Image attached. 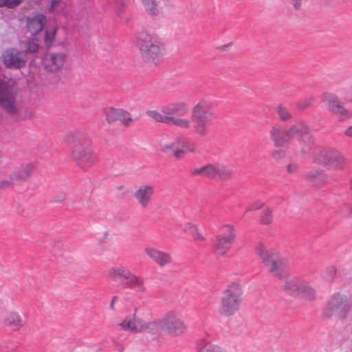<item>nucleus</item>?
<instances>
[{
  "mask_svg": "<svg viewBox=\"0 0 352 352\" xmlns=\"http://www.w3.org/2000/svg\"><path fill=\"white\" fill-rule=\"evenodd\" d=\"M169 125H174L183 129H188L191 126V120L187 118L175 116L168 121Z\"/></svg>",
  "mask_w": 352,
  "mask_h": 352,
  "instance_id": "obj_30",
  "label": "nucleus"
},
{
  "mask_svg": "<svg viewBox=\"0 0 352 352\" xmlns=\"http://www.w3.org/2000/svg\"><path fill=\"white\" fill-rule=\"evenodd\" d=\"M291 140L296 136L298 142L302 145V153H309L314 144V138L308 126L303 121H298L289 128Z\"/></svg>",
  "mask_w": 352,
  "mask_h": 352,
  "instance_id": "obj_12",
  "label": "nucleus"
},
{
  "mask_svg": "<svg viewBox=\"0 0 352 352\" xmlns=\"http://www.w3.org/2000/svg\"><path fill=\"white\" fill-rule=\"evenodd\" d=\"M285 155H286L285 151L282 150V149L275 150L272 153L273 157L276 158V159L283 158L285 157Z\"/></svg>",
  "mask_w": 352,
  "mask_h": 352,
  "instance_id": "obj_45",
  "label": "nucleus"
},
{
  "mask_svg": "<svg viewBox=\"0 0 352 352\" xmlns=\"http://www.w3.org/2000/svg\"><path fill=\"white\" fill-rule=\"evenodd\" d=\"M161 112L168 118V120L174 119L175 116H184L188 113V107L184 102H174L163 105Z\"/></svg>",
  "mask_w": 352,
  "mask_h": 352,
  "instance_id": "obj_20",
  "label": "nucleus"
},
{
  "mask_svg": "<svg viewBox=\"0 0 352 352\" xmlns=\"http://www.w3.org/2000/svg\"><path fill=\"white\" fill-rule=\"evenodd\" d=\"M284 289L289 295L307 301H313L316 298V291L310 283L296 277L287 280Z\"/></svg>",
  "mask_w": 352,
  "mask_h": 352,
  "instance_id": "obj_9",
  "label": "nucleus"
},
{
  "mask_svg": "<svg viewBox=\"0 0 352 352\" xmlns=\"http://www.w3.org/2000/svg\"><path fill=\"white\" fill-rule=\"evenodd\" d=\"M242 294L243 290L239 284L232 283L228 285L221 298L220 313L227 316L234 314L241 306Z\"/></svg>",
  "mask_w": 352,
  "mask_h": 352,
  "instance_id": "obj_5",
  "label": "nucleus"
},
{
  "mask_svg": "<svg viewBox=\"0 0 352 352\" xmlns=\"http://www.w3.org/2000/svg\"><path fill=\"white\" fill-rule=\"evenodd\" d=\"M317 160L335 170H340L344 167L345 159L344 156L336 148L326 147L318 151Z\"/></svg>",
  "mask_w": 352,
  "mask_h": 352,
  "instance_id": "obj_14",
  "label": "nucleus"
},
{
  "mask_svg": "<svg viewBox=\"0 0 352 352\" xmlns=\"http://www.w3.org/2000/svg\"><path fill=\"white\" fill-rule=\"evenodd\" d=\"M231 170L225 165L216 163V177L227 179L231 176Z\"/></svg>",
  "mask_w": 352,
  "mask_h": 352,
  "instance_id": "obj_34",
  "label": "nucleus"
},
{
  "mask_svg": "<svg viewBox=\"0 0 352 352\" xmlns=\"http://www.w3.org/2000/svg\"><path fill=\"white\" fill-rule=\"evenodd\" d=\"M120 110V109H116L112 107H107L103 109V113L109 124L118 121Z\"/></svg>",
  "mask_w": 352,
  "mask_h": 352,
  "instance_id": "obj_31",
  "label": "nucleus"
},
{
  "mask_svg": "<svg viewBox=\"0 0 352 352\" xmlns=\"http://www.w3.org/2000/svg\"><path fill=\"white\" fill-rule=\"evenodd\" d=\"M126 287L134 289L138 293H145L147 291V288L144 284L143 278L131 273L129 278L124 282Z\"/></svg>",
  "mask_w": 352,
  "mask_h": 352,
  "instance_id": "obj_23",
  "label": "nucleus"
},
{
  "mask_svg": "<svg viewBox=\"0 0 352 352\" xmlns=\"http://www.w3.org/2000/svg\"><path fill=\"white\" fill-rule=\"evenodd\" d=\"M33 170V164H23L14 172L13 175L16 180H25L29 177Z\"/></svg>",
  "mask_w": 352,
  "mask_h": 352,
  "instance_id": "obj_28",
  "label": "nucleus"
},
{
  "mask_svg": "<svg viewBox=\"0 0 352 352\" xmlns=\"http://www.w3.org/2000/svg\"><path fill=\"white\" fill-rule=\"evenodd\" d=\"M270 137L276 147L285 146L291 141L289 129H286L280 124H275L271 128Z\"/></svg>",
  "mask_w": 352,
  "mask_h": 352,
  "instance_id": "obj_17",
  "label": "nucleus"
},
{
  "mask_svg": "<svg viewBox=\"0 0 352 352\" xmlns=\"http://www.w3.org/2000/svg\"><path fill=\"white\" fill-rule=\"evenodd\" d=\"M192 177H216V163L208 164L202 167L193 168L189 172Z\"/></svg>",
  "mask_w": 352,
  "mask_h": 352,
  "instance_id": "obj_25",
  "label": "nucleus"
},
{
  "mask_svg": "<svg viewBox=\"0 0 352 352\" xmlns=\"http://www.w3.org/2000/svg\"><path fill=\"white\" fill-rule=\"evenodd\" d=\"M260 221L262 224H270L273 221L272 210L270 208L264 210L261 215Z\"/></svg>",
  "mask_w": 352,
  "mask_h": 352,
  "instance_id": "obj_37",
  "label": "nucleus"
},
{
  "mask_svg": "<svg viewBox=\"0 0 352 352\" xmlns=\"http://www.w3.org/2000/svg\"><path fill=\"white\" fill-rule=\"evenodd\" d=\"M314 98L312 97L302 99L298 101L296 107L299 110H303L309 107L312 104Z\"/></svg>",
  "mask_w": 352,
  "mask_h": 352,
  "instance_id": "obj_40",
  "label": "nucleus"
},
{
  "mask_svg": "<svg viewBox=\"0 0 352 352\" xmlns=\"http://www.w3.org/2000/svg\"><path fill=\"white\" fill-rule=\"evenodd\" d=\"M325 100L327 102L328 109L336 115L340 121H344L352 116L351 113L340 104L334 95L327 94Z\"/></svg>",
  "mask_w": 352,
  "mask_h": 352,
  "instance_id": "obj_19",
  "label": "nucleus"
},
{
  "mask_svg": "<svg viewBox=\"0 0 352 352\" xmlns=\"http://www.w3.org/2000/svg\"><path fill=\"white\" fill-rule=\"evenodd\" d=\"M6 322L8 326L13 328H19L22 325V320L17 313L11 312L8 314Z\"/></svg>",
  "mask_w": 352,
  "mask_h": 352,
  "instance_id": "obj_32",
  "label": "nucleus"
},
{
  "mask_svg": "<svg viewBox=\"0 0 352 352\" xmlns=\"http://www.w3.org/2000/svg\"><path fill=\"white\" fill-rule=\"evenodd\" d=\"M146 13L151 16H156L159 14V7L155 0H140Z\"/></svg>",
  "mask_w": 352,
  "mask_h": 352,
  "instance_id": "obj_29",
  "label": "nucleus"
},
{
  "mask_svg": "<svg viewBox=\"0 0 352 352\" xmlns=\"http://www.w3.org/2000/svg\"><path fill=\"white\" fill-rule=\"evenodd\" d=\"M298 166L296 163L289 164L287 166V171L288 173H296L298 170Z\"/></svg>",
  "mask_w": 352,
  "mask_h": 352,
  "instance_id": "obj_47",
  "label": "nucleus"
},
{
  "mask_svg": "<svg viewBox=\"0 0 352 352\" xmlns=\"http://www.w3.org/2000/svg\"><path fill=\"white\" fill-rule=\"evenodd\" d=\"M69 155L82 170L90 169L98 162V155L93 151L89 135L83 132H76L67 137Z\"/></svg>",
  "mask_w": 352,
  "mask_h": 352,
  "instance_id": "obj_1",
  "label": "nucleus"
},
{
  "mask_svg": "<svg viewBox=\"0 0 352 352\" xmlns=\"http://www.w3.org/2000/svg\"><path fill=\"white\" fill-rule=\"evenodd\" d=\"M138 309H134V313L126 316L120 323V327L124 331L131 333L145 331L156 334L161 330L160 318L157 320L146 322L140 318H136Z\"/></svg>",
  "mask_w": 352,
  "mask_h": 352,
  "instance_id": "obj_6",
  "label": "nucleus"
},
{
  "mask_svg": "<svg viewBox=\"0 0 352 352\" xmlns=\"http://www.w3.org/2000/svg\"><path fill=\"white\" fill-rule=\"evenodd\" d=\"M118 300V297L117 296H114L112 300H111V304H110V308L111 309H113V305H114V303Z\"/></svg>",
  "mask_w": 352,
  "mask_h": 352,
  "instance_id": "obj_52",
  "label": "nucleus"
},
{
  "mask_svg": "<svg viewBox=\"0 0 352 352\" xmlns=\"http://www.w3.org/2000/svg\"><path fill=\"white\" fill-rule=\"evenodd\" d=\"M0 107L14 117L16 120L21 119V110L16 104V95L3 81L0 80Z\"/></svg>",
  "mask_w": 352,
  "mask_h": 352,
  "instance_id": "obj_13",
  "label": "nucleus"
},
{
  "mask_svg": "<svg viewBox=\"0 0 352 352\" xmlns=\"http://www.w3.org/2000/svg\"><path fill=\"white\" fill-rule=\"evenodd\" d=\"M231 46V44H227V45H221L219 47V49L221 50V51H227L229 50V48Z\"/></svg>",
  "mask_w": 352,
  "mask_h": 352,
  "instance_id": "obj_50",
  "label": "nucleus"
},
{
  "mask_svg": "<svg viewBox=\"0 0 352 352\" xmlns=\"http://www.w3.org/2000/svg\"><path fill=\"white\" fill-rule=\"evenodd\" d=\"M263 206L264 203L262 202L261 201H254L248 207L246 212L258 210L261 208Z\"/></svg>",
  "mask_w": 352,
  "mask_h": 352,
  "instance_id": "obj_43",
  "label": "nucleus"
},
{
  "mask_svg": "<svg viewBox=\"0 0 352 352\" xmlns=\"http://www.w3.org/2000/svg\"><path fill=\"white\" fill-rule=\"evenodd\" d=\"M64 198H65V195H62L61 199H60L57 200V201H61L62 200H63V199H64Z\"/></svg>",
  "mask_w": 352,
  "mask_h": 352,
  "instance_id": "obj_54",
  "label": "nucleus"
},
{
  "mask_svg": "<svg viewBox=\"0 0 352 352\" xmlns=\"http://www.w3.org/2000/svg\"><path fill=\"white\" fill-rule=\"evenodd\" d=\"M277 113L280 119L283 121L288 120L292 118V114L289 109L283 104L277 107Z\"/></svg>",
  "mask_w": 352,
  "mask_h": 352,
  "instance_id": "obj_36",
  "label": "nucleus"
},
{
  "mask_svg": "<svg viewBox=\"0 0 352 352\" xmlns=\"http://www.w3.org/2000/svg\"><path fill=\"white\" fill-rule=\"evenodd\" d=\"M28 60L26 53L15 48L6 50L2 54V61L10 69H21Z\"/></svg>",
  "mask_w": 352,
  "mask_h": 352,
  "instance_id": "obj_15",
  "label": "nucleus"
},
{
  "mask_svg": "<svg viewBox=\"0 0 352 352\" xmlns=\"http://www.w3.org/2000/svg\"><path fill=\"white\" fill-rule=\"evenodd\" d=\"M14 181H16V179L12 175L8 179L0 180V187H6L10 186L14 182Z\"/></svg>",
  "mask_w": 352,
  "mask_h": 352,
  "instance_id": "obj_44",
  "label": "nucleus"
},
{
  "mask_svg": "<svg viewBox=\"0 0 352 352\" xmlns=\"http://www.w3.org/2000/svg\"><path fill=\"white\" fill-rule=\"evenodd\" d=\"M336 274V269L333 266H329L326 269L325 274L324 275V278L327 280H332Z\"/></svg>",
  "mask_w": 352,
  "mask_h": 352,
  "instance_id": "obj_41",
  "label": "nucleus"
},
{
  "mask_svg": "<svg viewBox=\"0 0 352 352\" xmlns=\"http://www.w3.org/2000/svg\"><path fill=\"white\" fill-rule=\"evenodd\" d=\"M39 45L35 40L29 41L27 43V50L30 52L34 53L38 50Z\"/></svg>",
  "mask_w": 352,
  "mask_h": 352,
  "instance_id": "obj_42",
  "label": "nucleus"
},
{
  "mask_svg": "<svg viewBox=\"0 0 352 352\" xmlns=\"http://www.w3.org/2000/svg\"><path fill=\"white\" fill-rule=\"evenodd\" d=\"M351 309V303L348 296L341 292H335L327 300L322 311V317L344 319L349 316Z\"/></svg>",
  "mask_w": 352,
  "mask_h": 352,
  "instance_id": "obj_4",
  "label": "nucleus"
},
{
  "mask_svg": "<svg viewBox=\"0 0 352 352\" xmlns=\"http://www.w3.org/2000/svg\"><path fill=\"white\" fill-rule=\"evenodd\" d=\"M344 135L348 138H352V124L345 129Z\"/></svg>",
  "mask_w": 352,
  "mask_h": 352,
  "instance_id": "obj_49",
  "label": "nucleus"
},
{
  "mask_svg": "<svg viewBox=\"0 0 352 352\" xmlns=\"http://www.w3.org/2000/svg\"><path fill=\"white\" fill-rule=\"evenodd\" d=\"M118 116H119L118 120H119L124 125L127 126L131 122H132V118L130 116V113L122 109H120Z\"/></svg>",
  "mask_w": 352,
  "mask_h": 352,
  "instance_id": "obj_38",
  "label": "nucleus"
},
{
  "mask_svg": "<svg viewBox=\"0 0 352 352\" xmlns=\"http://www.w3.org/2000/svg\"><path fill=\"white\" fill-rule=\"evenodd\" d=\"M155 194V188L150 184L140 185L134 192V197L138 204L143 208H146L151 204Z\"/></svg>",
  "mask_w": 352,
  "mask_h": 352,
  "instance_id": "obj_16",
  "label": "nucleus"
},
{
  "mask_svg": "<svg viewBox=\"0 0 352 352\" xmlns=\"http://www.w3.org/2000/svg\"><path fill=\"white\" fill-rule=\"evenodd\" d=\"M197 349L198 352H228L220 346L212 344L204 338L197 340Z\"/></svg>",
  "mask_w": 352,
  "mask_h": 352,
  "instance_id": "obj_27",
  "label": "nucleus"
},
{
  "mask_svg": "<svg viewBox=\"0 0 352 352\" xmlns=\"http://www.w3.org/2000/svg\"><path fill=\"white\" fill-rule=\"evenodd\" d=\"M65 58L63 53H47L43 56L42 63L46 70L55 72L63 66Z\"/></svg>",
  "mask_w": 352,
  "mask_h": 352,
  "instance_id": "obj_18",
  "label": "nucleus"
},
{
  "mask_svg": "<svg viewBox=\"0 0 352 352\" xmlns=\"http://www.w3.org/2000/svg\"><path fill=\"white\" fill-rule=\"evenodd\" d=\"M139 44L142 56L153 61L155 64L159 63L163 56L164 45L157 38L151 35H142Z\"/></svg>",
  "mask_w": 352,
  "mask_h": 352,
  "instance_id": "obj_10",
  "label": "nucleus"
},
{
  "mask_svg": "<svg viewBox=\"0 0 352 352\" xmlns=\"http://www.w3.org/2000/svg\"><path fill=\"white\" fill-rule=\"evenodd\" d=\"M159 149L165 153H171L176 160H182L186 153L197 151V144L189 138L180 136L170 143H161Z\"/></svg>",
  "mask_w": 352,
  "mask_h": 352,
  "instance_id": "obj_7",
  "label": "nucleus"
},
{
  "mask_svg": "<svg viewBox=\"0 0 352 352\" xmlns=\"http://www.w3.org/2000/svg\"><path fill=\"white\" fill-rule=\"evenodd\" d=\"M56 30L54 28L47 30L45 34V42L47 46H50L55 38Z\"/></svg>",
  "mask_w": 352,
  "mask_h": 352,
  "instance_id": "obj_39",
  "label": "nucleus"
},
{
  "mask_svg": "<svg viewBox=\"0 0 352 352\" xmlns=\"http://www.w3.org/2000/svg\"><path fill=\"white\" fill-rule=\"evenodd\" d=\"M235 239V230L233 226L226 224L221 228L212 244V250L219 256H224L231 248Z\"/></svg>",
  "mask_w": 352,
  "mask_h": 352,
  "instance_id": "obj_11",
  "label": "nucleus"
},
{
  "mask_svg": "<svg viewBox=\"0 0 352 352\" xmlns=\"http://www.w3.org/2000/svg\"><path fill=\"white\" fill-rule=\"evenodd\" d=\"M212 104L206 100H201L192 109L191 119L195 133L199 137H206L210 132V121L212 119Z\"/></svg>",
  "mask_w": 352,
  "mask_h": 352,
  "instance_id": "obj_2",
  "label": "nucleus"
},
{
  "mask_svg": "<svg viewBox=\"0 0 352 352\" xmlns=\"http://www.w3.org/2000/svg\"><path fill=\"white\" fill-rule=\"evenodd\" d=\"M256 250V254L265 264L268 271L274 276L283 278L286 274L285 266L287 260L276 250L268 248L263 243H259Z\"/></svg>",
  "mask_w": 352,
  "mask_h": 352,
  "instance_id": "obj_3",
  "label": "nucleus"
},
{
  "mask_svg": "<svg viewBox=\"0 0 352 352\" xmlns=\"http://www.w3.org/2000/svg\"><path fill=\"white\" fill-rule=\"evenodd\" d=\"M302 1L303 0H290L291 3H292L293 8L296 10L300 9Z\"/></svg>",
  "mask_w": 352,
  "mask_h": 352,
  "instance_id": "obj_48",
  "label": "nucleus"
},
{
  "mask_svg": "<svg viewBox=\"0 0 352 352\" xmlns=\"http://www.w3.org/2000/svg\"><path fill=\"white\" fill-rule=\"evenodd\" d=\"M144 250L148 257L160 267H164L172 261L171 256L168 252L150 246L145 247Z\"/></svg>",
  "mask_w": 352,
  "mask_h": 352,
  "instance_id": "obj_21",
  "label": "nucleus"
},
{
  "mask_svg": "<svg viewBox=\"0 0 352 352\" xmlns=\"http://www.w3.org/2000/svg\"><path fill=\"white\" fill-rule=\"evenodd\" d=\"M118 351H119V352H120V351H121V347H120V346H119Z\"/></svg>",
  "mask_w": 352,
  "mask_h": 352,
  "instance_id": "obj_55",
  "label": "nucleus"
},
{
  "mask_svg": "<svg viewBox=\"0 0 352 352\" xmlns=\"http://www.w3.org/2000/svg\"><path fill=\"white\" fill-rule=\"evenodd\" d=\"M58 4H59V1L58 0H52V10H56V7L58 6Z\"/></svg>",
  "mask_w": 352,
  "mask_h": 352,
  "instance_id": "obj_51",
  "label": "nucleus"
},
{
  "mask_svg": "<svg viewBox=\"0 0 352 352\" xmlns=\"http://www.w3.org/2000/svg\"><path fill=\"white\" fill-rule=\"evenodd\" d=\"M183 231L191 234L195 241L204 242L206 240V236L200 231L198 225L192 222H186L183 225Z\"/></svg>",
  "mask_w": 352,
  "mask_h": 352,
  "instance_id": "obj_26",
  "label": "nucleus"
},
{
  "mask_svg": "<svg viewBox=\"0 0 352 352\" xmlns=\"http://www.w3.org/2000/svg\"><path fill=\"white\" fill-rule=\"evenodd\" d=\"M307 177L315 184H319L326 179L323 171L320 170H313L307 173Z\"/></svg>",
  "mask_w": 352,
  "mask_h": 352,
  "instance_id": "obj_33",
  "label": "nucleus"
},
{
  "mask_svg": "<svg viewBox=\"0 0 352 352\" xmlns=\"http://www.w3.org/2000/svg\"><path fill=\"white\" fill-rule=\"evenodd\" d=\"M146 115L153 118L155 121L164 123L168 124L169 120H168V118L164 116L163 113L160 111H157L155 110H148L146 111Z\"/></svg>",
  "mask_w": 352,
  "mask_h": 352,
  "instance_id": "obj_35",
  "label": "nucleus"
},
{
  "mask_svg": "<svg viewBox=\"0 0 352 352\" xmlns=\"http://www.w3.org/2000/svg\"><path fill=\"white\" fill-rule=\"evenodd\" d=\"M6 6V0H0V7Z\"/></svg>",
  "mask_w": 352,
  "mask_h": 352,
  "instance_id": "obj_53",
  "label": "nucleus"
},
{
  "mask_svg": "<svg viewBox=\"0 0 352 352\" xmlns=\"http://www.w3.org/2000/svg\"><path fill=\"white\" fill-rule=\"evenodd\" d=\"M132 272L125 266L118 265L111 268L109 270V277L114 280H122L125 282L127 280Z\"/></svg>",
  "mask_w": 352,
  "mask_h": 352,
  "instance_id": "obj_24",
  "label": "nucleus"
},
{
  "mask_svg": "<svg viewBox=\"0 0 352 352\" xmlns=\"http://www.w3.org/2000/svg\"><path fill=\"white\" fill-rule=\"evenodd\" d=\"M22 0H6V7L14 8L19 6Z\"/></svg>",
  "mask_w": 352,
  "mask_h": 352,
  "instance_id": "obj_46",
  "label": "nucleus"
},
{
  "mask_svg": "<svg viewBox=\"0 0 352 352\" xmlns=\"http://www.w3.org/2000/svg\"><path fill=\"white\" fill-rule=\"evenodd\" d=\"M161 330L170 337L184 335L186 326L182 320L181 313L177 310H170L160 318Z\"/></svg>",
  "mask_w": 352,
  "mask_h": 352,
  "instance_id": "obj_8",
  "label": "nucleus"
},
{
  "mask_svg": "<svg viewBox=\"0 0 352 352\" xmlns=\"http://www.w3.org/2000/svg\"><path fill=\"white\" fill-rule=\"evenodd\" d=\"M47 23V19L43 14H34L27 18V29L32 35L40 33Z\"/></svg>",
  "mask_w": 352,
  "mask_h": 352,
  "instance_id": "obj_22",
  "label": "nucleus"
}]
</instances>
